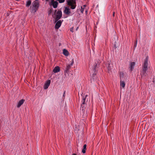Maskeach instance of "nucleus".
Segmentation results:
<instances>
[{"label":"nucleus","mask_w":155,"mask_h":155,"mask_svg":"<svg viewBox=\"0 0 155 155\" xmlns=\"http://www.w3.org/2000/svg\"><path fill=\"white\" fill-rule=\"evenodd\" d=\"M74 60H73V59L72 60V62H71V64L70 65L71 66L74 63Z\"/></svg>","instance_id":"obj_25"},{"label":"nucleus","mask_w":155,"mask_h":155,"mask_svg":"<svg viewBox=\"0 0 155 155\" xmlns=\"http://www.w3.org/2000/svg\"><path fill=\"white\" fill-rule=\"evenodd\" d=\"M52 11V8L50 9L48 11V14H51Z\"/></svg>","instance_id":"obj_23"},{"label":"nucleus","mask_w":155,"mask_h":155,"mask_svg":"<svg viewBox=\"0 0 155 155\" xmlns=\"http://www.w3.org/2000/svg\"><path fill=\"white\" fill-rule=\"evenodd\" d=\"M78 27L77 28H76V30H77V29H78Z\"/></svg>","instance_id":"obj_32"},{"label":"nucleus","mask_w":155,"mask_h":155,"mask_svg":"<svg viewBox=\"0 0 155 155\" xmlns=\"http://www.w3.org/2000/svg\"><path fill=\"white\" fill-rule=\"evenodd\" d=\"M148 57L147 56L144 60V63L142 66V69L140 71V74L141 78L145 77L147 74L146 71L148 70Z\"/></svg>","instance_id":"obj_1"},{"label":"nucleus","mask_w":155,"mask_h":155,"mask_svg":"<svg viewBox=\"0 0 155 155\" xmlns=\"http://www.w3.org/2000/svg\"><path fill=\"white\" fill-rule=\"evenodd\" d=\"M57 10L55 11L54 16L53 17L55 19V21L56 22L60 19L62 16V12L61 10H58L56 12Z\"/></svg>","instance_id":"obj_4"},{"label":"nucleus","mask_w":155,"mask_h":155,"mask_svg":"<svg viewBox=\"0 0 155 155\" xmlns=\"http://www.w3.org/2000/svg\"><path fill=\"white\" fill-rule=\"evenodd\" d=\"M115 12H113V16L114 17L115 15Z\"/></svg>","instance_id":"obj_28"},{"label":"nucleus","mask_w":155,"mask_h":155,"mask_svg":"<svg viewBox=\"0 0 155 155\" xmlns=\"http://www.w3.org/2000/svg\"><path fill=\"white\" fill-rule=\"evenodd\" d=\"M86 6V5H84L83 6L81 7V12L82 13H83L84 8Z\"/></svg>","instance_id":"obj_16"},{"label":"nucleus","mask_w":155,"mask_h":155,"mask_svg":"<svg viewBox=\"0 0 155 155\" xmlns=\"http://www.w3.org/2000/svg\"><path fill=\"white\" fill-rule=\"evenodd\" d=\"M63 53L64 55L66 56H67L69 55V52L66 49H64L63 50Z\"/></svg>","instance_id":"obj_13"},{"label":"nucleus","mask_w":155,"mask_h":155,"mask_svg":"<svg viewBox=\"0 0 155 155\" xmlns=\"http://www.w3.org/2000/svg\"><path fill=\"white\" fill-rule=\"evenodd\" d=\"M87 9H86V10H85V12H86V14H87Z\"/></svg>","instance_id":"obj_29"},{"label":"nucleus","mask_w":155,"mask_h":155,"mask_svg":"<svg viewBox=\"0 0 155 155\" xmlns=\"http://www.w3.org/2000/svg\"><path fill=\"white\" fill-rule=\"evenodd\" d=\"M56 22H57L55 26V28L56 29H58L61 26L62 21L61 20H59Z\"/></svg>","instance_id":"obj_7"},{"label":"nucleus","mask_w":155,"mask_h":155,"mask_svg":"<svg viewBox=\"0 0 155 155\" xmlns=\"http://www.w3.org/2000/svg\"><path fill=\"white\" fill-rule=\"evenodd\" d=\"M60 71V68L58 66H57L55 67L53 70V72L54 73H57Z\"/></svg>","instance_id":"obj_10"},{"label":"nucleus","mask_w":155,"mask_h":155,"mask_svg":"<svg viewBox=\"0 0 155 155\" xmlns=\"http://www.w3.org/2000/svg\"><path fill=\"white\" fill-rule=\"evenodd\" d=\"M120 86L122 87L123 88H124L125 86V83L123 81H122L121 80L120 82Z\"/></svg>","instance_id":"obj_17"},{"label":"nucleus","mask_w":155,"mask_h":155,"mask_svg":"<svg viewBox=\"0 0 155 155\" xmlns=\"http://www.w3.org/2000/svg\"><path fill=\"white\" fill-rule=\"evenodd\" d=\"M71 68V65H67L65 70V72L66 73H68L69 72V70Z\"/></svg>","instance_id":"obj_12"},{"label":"nucleus","mask_w":155,"mask_h":155,"mask_svg":"<svg viewBox=\"0 0 155 155\" xmlns=\"http://www.w3.org/2000/svg\"><path fill=\"white\" fill-rule=\"evenodd\" d=\"M87 96V95H86L84 98H83V100H82V105L84 104H85V100L86 97Z\"/></svg>","instance_id":"obj_19"},{"label":"nucleus","mask_w":155,"mask_h":155,"mask_svg":"<svg viewBox=\"0 0 155 155\" xmlns=\"http://www.w3.org/2000/svg\"><path fill=\"white\" fill-rule=\"evenodd\" d=\"M25 100L22 99L20 100L18 103L17 105V107L19 108L23 104L25 101Z\"/></svg>","instance_id":"obj_8"},{"label":"nucleus","mask_w":155,"mask_h":155,"mask_svg":"<svg viewBox=\"0 0 155 155\" xmlns=\"http://www.w3.org/2000/svg\"><path fill=\"white\" fill-rule=\"evenodd\" d=\"M69 7L68 6L65 7L64 9V13L68 16L71 15H72L71 14V10Z\"/></svg>","instance_id":"obj_5"},{"label":"nucleus","mask_w":155,"mask_h":155,"mask_svg":"<svg viewBox=\"0 0 155 155\" xmlns=\"http://www.w3.org/2000/svg\"><path fill=\"white\" fill-rule=\"evenodd\" d=\"M137 43V41H136L135 42V44L134 45V47H136V46Z\"/></svg>","instance_id":"obj_26"},{"label":"nucleus","mask_w":155,"mask_h":155,"mask_svg":"<svg viewBox=\"0 0 155 155\" xmlns=\"http://www.w3.org/2000/svg\"><path fill=\"white\" fill-rule=\"evenodd\" d=\"M58 4L57 2L55 1L54 0H51V2L49 5H52L54 8H57Z\"/></svg>","instance_id":"obj_6"},{"label":"nucleus","mask_w":155,"mask_h":155,"mask_svg":"<svg viewBox=\"0 0 155 155\" xmlns=\"http://www.w3.org/2000/svg\"><path fill=\"white\" fill-rule=\"evenodd\" d=\"M65 0H59L58 2L60 3H62L64 2Z\"/></svg>","instance_id":"obj_22"},{"label":"nucleus","mask_w":155,"mask_h":155,"mask_svg":"<svg viewBox=\"0 0 155 155\" xmlns=\"http://www.w3.org/2000/svg\"><path fill=\"white\" fill-rule=\"evenodd\" d=\"M31 1L30 0H28L27 2L26 5V7H29L31 4Z\"/></svg>","instance_id":"obj_15"},{"label":"nucleus","mask_w":155,"mask_h":155,"mask_svg":"<svg viewBox=\"0 0 155 155\" xmlns=\"http://www.w3.org/2000/svg\"><path fill=\"white\" fill-rule=\"evenodd\" d=\"M135 62H131L130 63L129 68L130 69L131 71H132L134 68V65H135Z\"/></svg>","instance_id":"obj_11"},{"label":"nucleus","mask_w":155,"mask_h":155,"mask_svg":"<svg viewBox=\"0 0 155 155\" xmlns=\"http://www.w3.org/2000/svg\"><path fill=\"white\" fill-rule=\"evenodd\" d=\"M67 5L72 9H74L76 6V0H67Z\"/></svg>","instance_id":"obj_3"},{"label":"nucleus","mask_w":155,"mask_h":155,"mask_svg":"<svg viewBox=\"0 0 155 155\" xmlns=\"http://www.w3.org/2000/svg\"><path fill=\"white\" fill-rule=\"evenodd\" d=\"M51 82V81L50 80H48L46 83H45L44 86V89H46L48 88V86H49Z\"/></svg>","instance_id":"obj_9"},{"label":"nucleus","mask_w":155,"mask_h":155,"mask_svg":"<svg viewBox=\"0 0 155 155\" xmlns=\"http://www.w3.org/2000/svg\"><path fill=\"white\" fill-rule=\"evenodd\" d=\"M49 1V0H46V2H48Z\"/></svg>","instance_id":"obj_31"},{"label":"nucleus","mask_w":155,"mask_h":155,"mask_svg":"<svg viewBox=\"0 0 155 155\" xmlns=\"http://www.w3.org/2000/svg\"><path fill=\"white\" fill-rule=\"evenodd\" d=\"M85 108L84 107V106L83 107V105L81 104V111L82 112H84V109Z\"/></svg>","instance_id":"obj_20"},{"label":"nucleus","mask_w":155,"mask_h":155,"mask_svg":"<svg viewBox=\"0 0 155 155\" xmlns=\"http://www.w3.org/2000/svg\"><path fill=\"white\" fill-rule=\"evenodd\" d=\"M72 155H77L75 153H73V154H72Z\"/></svg>","instance_id":"obj_30"},{"label":"nucleus","mask_w":155,"mask_h":155,"mask_svg":"<svg viewBox=\"0 0 155 155\" xmlns=\"http://www.w3.org/2000/svg\"><path fill=\"white\" fill-rule=\"evenodd\" d=\"M124 75V73L122 72H120V79H121V78H123Z\"/></svg>","instance_id":"obj_18"},{"label":"nucleus","mask_w":155,"mask_h":155,"mask_svg":"<svg viewBox=\"0 0 155 155\" xmlns=\"http://www.w3.org/2000/svg\"><path fill=\"white\" fill-rule=\"evenodd\" d=\"M65 92H66V91H65L64 92V94H63V96L64 97H65Z\"/></svg>","instance_id":"obj_27"},{"label":"nucleus","mask_w":155,"mask_h":155,"mask_svg":"<svg viewBox=\"0 0 155 155\" xmlns=\"http://www.w3.org/2000/svg\"><path fill=\"white\" fill-rule=\"evenodd\" d=\"M97 66V63H96L95 64L94 66V71L96 70Z\"/></svg>","instance_id":"obj_21"},{"label":"nucleus","mask_w":155,"mask_h":155,"mask_svg":"<svg viewBox=\"0 0 155 155\" xmlns=\"http://www.w3.org/2000/svg\"><path fill=\"white\" fill-rule=\"evenodd\" d=\"M87 145L85 144L83 146V148L82 149V152L83 153H85L86 152V149Z\"/></svg>","instance_id":"obj_14"},{"label":"nucleus","mask_w":155,"mask_h":155,"mask_svg":"<svg viewBox=\"0 0 155 155\" xmlns=\"http://www.w3.org/2000/svg\"><path fill=\"white\" fill-rule=\"evenodd\" d=\"M39 3L38 0H35L33 2L31 6V12L35 13L39 7Z\"/></svg>","instance_id":"obj_2"},{"label":"nucleus","mask_w":155,"mask_h":155,"mask_svg":"<svg viewBox=\"0 0 155 155\" xmlns=\"http://www.w3.org/2000/svg\"><path fill=\"white\" fill-rule=\"evenodd\" d=\"M74 28L72 27L70 28V31L72 32H73Z\"/></svg>","instance_id":"obj_24"}]
</instances>
